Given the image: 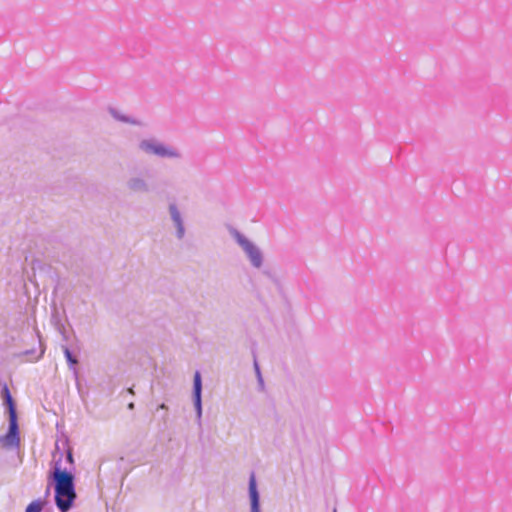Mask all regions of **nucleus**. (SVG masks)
<instances>
[{
    "label": "nucleus",
    "instance_id": "nucleus-1",
    "mask_svg": "<svg viewBox=\"0 0 512 512\" xmlns=\"http://www.w3.org/2000/svg\"><path fill=\"white\" fill-rule=\"evenodd\" d=\"M55 503L60 512H68L76 499L74 476L56 466L53 473Z\"/></svg>",
    "mask_w": 512,
    "mask_h": 512
},
{
    "label": "nucleus",
    "instance_id": "nucleus-2",
    "mask_svg": "<svg viewBox=\"0 0 512 512\" xmlns=\"http://www.w3.org/2000/svg\"><path fill=\"white\" fill-rule=\"evenodd\" d=\"M228 233L235 244L241 249L249 265L255 270H262L265 263L263 250L253 240L233 226L228 227Z\"/></svg>",
    "mask_w": 512,
    "mask_h": 512
},
{
    "label": "nucleus",
    "instance_id": "nucleus-3",
    "mask_svg": "<svg viewBox=\"0 0 512 512\" xmlns=\"http://www.w3.org/2000/svg\"><path fill=\"white\" fill-rule=\"evenodd\" d=\"M137 147L146 156L170 160H181L183 158V153L178 147L165 143L156 137H146L139 140Z\"/></svg>",
    "mask_w": 512,
    "mask_h": 512
},
{
    "label": "nucleus",
    "instance_id": "nucleus-4",
    "mask_svg": "<svg viewBox=\"0 0 512 512\" xmlns=\"http://www.w3.org/2000/svg\"><path fill=\"white\" fill-rule=\"evenodd\" d=\"M1 393L9 410V429L4 436L0 437V445L4 448H17L20 437L15 405L7 385L3 386Z\"/></svg>",
    "mask_w": 512,
    "mask_h": 512
},
{
    "label": "nucleus",
    "instance_id": "nucleus-5",
    "mask_svg": "<svg viewBox=\"0 0 512 512\" xmlns=\"http://www.w3.org/2000/svg\"><path fill=\"white\" fill-rule=\"evenodd\" d=\"M168 212L172 225L175 228V237L178 240H182L186 234L184 215L176 203H170L168 205Z\"/></svg>",
    "mask_w": 512,
    "mask_h": 512
},
{
    "label": "nucleus",
    "instance_id": "nucleus-6",
    "mask_svg": "<svg viewBox=\"0 0 512 512\" xmlns=\"http://www.w3.org/2000/svg\"><path fill=\"white\" fill-rule=\"evenodd\" d=\"M202 380L200 372L196 371L193 379V402L197 414V419L202 417Z\"/></svg>",
    "mask_w": 512,
    "mask_h": 512
},
{
    "label": "nucleus",
    "instance_id": "nucleus-7",
    "mask_svg": "<svg viewBox=\"0 0 512 512\" xmlns=\"http://www.w3.org/2000/svg\"><path fill=\"white\" fill-rule=\"evenodd\" d=\"M126 187L134 193H148L150 191L147 179L141 174L130 176L126 181Z\"/></svg>",
    "mask_w": 512,
    "mask_h": 512
},
{
    "label": "nucleus",
    "instance_id": "nucleus-8",
    "mask_svg": "<svg viewBox=\"0 0 512 512\" xmlns=\"http://www.w3.org/2000/svg\"><path fill=\"white\" fill-rule=\"evenodd\" d=\"M248 493L250 500V512H262L260 507V494L254 473H252L249 478Z\"/></svg>",
    "mask_w": 512,
    "mask_h": 512
},
{
    "label": "nucleus",
    "instance_id": "nucleus-9",
    "mask_svg": "<svg viewBox=\"0 0 512 512\" xmlns=\"http://www.w3.org/2000/svg\"><path fill=\"white\" fill-rule=\"evenodd\" d=\"M109 113L117 121L128 123L135 126H142V122L140 120L127 116L116 108H109Z\"/></svg>",
    "mask_w": 512,
    "mask_h": 512
},
{
    "label": "nucleus",
    "instance_id": "nucleus-10",
    "mask_svg": "<svg viewBox=\"0 0 512 512\" xmlns=\"http://www.w3.org/2000/svg\"><path fill=\"white\" fill-rule=\"evenodd\" d=\"M63 353L70 369H73L76 372L75 366L78 364L77 358L73 356L72 352L67 346H63Z\"/></svg>",
    "mask_w": 512,
    "mask_h": 512
},
{
    "label": "nucleus",
    "instance_id": "nucleus-11",
    "mask_svg": "<svg viewBox=\"0 0 512 512\" xmlns=\"http://www.w3.org/2000/svg\"><path fill=\"white\" fill-rule=\"evenodd\" d=\"M44 501L37 499L32 501L27 507L25 512H41L44 507Z\"/></svg>",
    "mask_w": 512,
    "mask_h": 512
},
{
    "label": "nucleus",
    "instance_id": "nucleus-12",
    "mask_svg": "<svg viewBox=\"0 0 512 512\" xmlns=\"http://www.w3.org/2000/svg\"><path fill=\"white\" fill-rule=\"evenodd\" d=\"M264 274L277 286V287H280L281 284H280V281L277 279V277L271 273V272H264Z\"/></svg>",
    "mask_w": 512,
    "mask_h": 512
},
{
    "label": "nucleus",
    "instance_id": "nucleus-13",
    "mask_svg": "<svg viewBox=\"0 0 512 512\" xmlns=\"http://www.w3.org/2000/svg\"><path fill=\"white\" fill-rule=\"evenodd\" d=\"M254 367H255V372L257 374V377H258V381L261 385H263V379H262V376H261V372H260V368L258 366V363L255 362L254 363Z\"/></svg>",
    "mask_w": 512,
    "mask_h": 512
},
{
    "label": "nucleus",
    "instance_id": "nucleus-14",
    "mask_svg": "<svg viewBox=\"0 0 512 512\" xmlns=\"http://www.w3.org/2000/svg\"><path fill=\"white\" fill-rule=\"evenodd\" d=\"M57 329H58V331H59L61 334H63V335H64L65 327H64V325H63V324H58Z\"/></svg>",
    "mask_w": 512,
    "mask_h": 512
},
{
    "label": "nucleus",
    "instance_id": "nucleus-15",
    "mask_svg": "<svg viewBox=\"0 0 512 512\" xmlns=\"http://www.w3.org/2000/svg\"><path fill=\"white\" fill-rule=\"evenodd\" d=\"M67 459L68 461L72 462L73 461V458H72V454L69 452L68 455H67Z\"/></svg>",
    "mask_w": 512,
    "mask_h": 512
},
{
    "label": "nucleus",
    "instance_id": "nucleus-16",
    "mask_svg": "<svg viewBox=\"0 0 512 512\" xmlns=\"http://www.w3.org/2000/svg\"><path fill=\"white\" fill-rule=\"evenodd\" d=\"M159 409H167V406H166L164 403H162V404L159 406Z\"/></svg>",
    "mask_w": 512,
    "mask_h": 512
},
{
    "label": "nucleus",
    "instance_id": "nucleus-17",
    "mask_svg": "<svg viewBox=\"0 0 512 512\" xmlns=\"http://www.w3.org/2000/svg\"><path fill=\"white\" fill-rule=\"evenodd\" d=\"M43 354H44V349H42V350H41V352H40V354H39L38 358H40Z\"/></svg>",
    "mask_w": 512,
    "mask_h": 512
},
{
    "label": "nucleus",
    "instance_id": "nucleus-18",
    "mask_svg": "<svg viewBox=\"0 0 512 512\" xmlns=\"http://www.w3.org/2000/svg\"><path fill=\"white\" fill-rule=\"evenodd\" d=\"M134 407V404L133 403H130L129 404V408L132 409Z\"/></svg>",
    "mask_w": 512,
    "mask_h": 512
},
{
    "label": "nucleus",
    "instance_id": "nucleus-19",
    "mask_svg": "<svg viewBox=\"0 0 512 512\" xmlns=\"http://www.w3.org/2000/svg\"><path fill=\"white\" fill-rule=\"evenodd\" d=\"M334 512H336V510H334Z\"/></svg>",
    "mask_w": 512,
    "mask_h": 512
}]
</instances>
